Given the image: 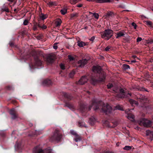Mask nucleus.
I'll return each mask as SVG.
<instances>
[{"mask_svg": "<svg viewBox=\"0 0 153 153\" xmlns=\"http://www.w3.org/2000/svg\"><path fill=\"white\" fill-rule=\"evenodd\" d=\"M62 137V134L60 133L59 131L58 130L56 129L50 138V140L51 142L55 141H58L61 139Z\"/></svg>", "mask_w": 153, "mask_h": 153, "instance_id": "1", "label": "nucleus"}, {"mask_svg": "<svg viewBox=\"0 0 153 153\" xmlns=\"http://www.w3.org/2000/svg\"><path fill=\"white\" fill-rule=\"evenodd\" d=\"M112 111V107L108 104H104L102 106L101 112L108 114H110Z\"/></svg>", "mask_w": 153, "mask_h": 153, "instance_id": "2", "label": "nucleus"}, {"mask_svg": "<svg viewBox=\"0 0 153 153\" xmlns=\"http://www.w3.org/2000/svg\"><path fill=\"white\" fill-rule=\"evenodd\" d=\"M112 35L113 31L109 29L105 30L101 34L102 37L107 40H108Z\"/></svg>", "mask_w": 153, "mask_h": 153, "instance_id": "3", "label": "nucleus"}, {"mask_svg": "<svg viewBox=\"0 0 153 153\" xmlns=\"http://www.w3.org/2000/svg\"><path fill=\"white\" fill-rule=\"evenodd\" d=\"M139 124L141 126H143L144 127H148L151 126V122L148 120L143 119L139 121Z\"/></svg>", "mask_w": 153, "mask_h": 153, "instance_id": "4", "label": "nucleus"}, {"mask_svg": "<svg viewBox=\"0 0 153 153\" xmlns=\"http://www.w3.org/2000/svg\"><path fill=\"white\" fill-rule=\"evenodd\" d=\"M51 150L50 149H45V150H42L39 147H36L34 149L33 153H51Z\"/></svg>", "mask_w": 153, "mask_h": 153, "instance_id": "5", "label": "nucleus"}, {"mask_svg": "<svg viewBox=\"0 0 153 153\" xmlns=\"http://www.w3.org/2000/svg\"><path fill=\"white\" fill-rule=\"evenodd\" d=\"M102 104V102H97L95 101H93L92 102V105L91 106H90L89 108V110H90L92 107H93V109L94 110H96L99 108L100 107V105Z\"/></svg>", "mask_w": 153, "mask_h": 153, "instance_id": "6", "label": "nucleus"}, {"mask_svg": "<svg viewBox=\"0 0 153 153\" xmlns=\"http://www.w3.org/2000/svg\"><path fill=\"white\" fill-rule=\"evenodd\" d=\"M88 80V76H82L79 80L76 82L77 85H82L87 82Z\"/></svg>", "mask_w": 153, "mask_h": 153, "instance_id": "7", "label": "nucleus"}, {"mask_svg": "<svg viewBox=\"0 0 153 153\" xmlns=\"http://www.w3.org/2000/svg\"><path fill=\"white\" fill-rule=\"evenodd\" d=\"M88 60L86 59H82L79 60L76 64L77 67L82 68L87 63Z\"/></svg>", "mask_w": 153, "mask_h": 153, "instance_id": "8", "label": "nucleus"}, {"mask_svg": "<svg viewBox=\"0 0 153 153\" xmlns=\"http://www.w3.org/2000/svg\"><path fill=\"white\" fill-rule=\"evenodd\" d=\"M120 91L121 94H120V97H119V95H118L119 97L121 98L129 97L131 96V94L125 92L124 90L123 89H120Z\"/></svg>", "mask_w": 153, "mask_h": 153, "instance_id": "9", "label": "nucleus"}, {"mask_svg": "<svg viewBox=\"0 0 153 153\" xmlns=\"http://www.w3.org/2000/svg\"><path fill=\"white\" fill-rule=\"evenodd\" d=\"M146 135L149 137L150 141H152V137H153V131H151L149 130H147L146 131Z\"/></svg>", "mask_w": 153, "mask_h": 153, "instance_id": "10", "label": "nucleus"}, {"mask_svg": "<svg viewBox=\"0 0 153 153\" xmlns=\"http://www.w3.org/2000/svg\"><path fill=\"white\" fill-rule=\"evenodd\" d=\"M101 69V68L100 66H94L93 67L92 71L94 73H99Z\"/></svg>", "mask_w": 153, "mask_h": 153, "instance_id": "11", "label": "nucleus"}, {"mask_svg": "<svg viewBox=\"0 0 153 153\" xmlns=\"http://www.w3.org/2000/svg\"><path fill=\"white\" fill-rule=\"evenodd\" d=\"M94 76L92 75V77L91 78L92 81H94V82H97V81H100L102 82L105 79V77L104 74H103V75L102 76V77L101 79H97L96 78H94L93 77Z\"/></svg>", "mask_w": 153, "mask_h": 153, "instance_id": "12", "label": "nucleus"}, {"mask_svg": "<svg viewBox=\"0 0 153 153\" xmlns=\"http://www.w3.org/2000/svg\"><path fill=\"white\" fill-rule=\"evenodd\" d=\"M125 112L128 114L127 117L128 119L132 121H134V116L132 114H128L127 110L125 111Z\"/></svg>", "mask_w": 153, "mask_h": 153, "instance_id": "13", "label": "nucleus"}, {"mask_svg": "<svg viewBox=\"0 0 153 153\" xmlns=\"http://www.w3.org/2000/svg\"><path fill=\"white\" fill-rule=\"evenodd\" d=\"M54 59V56L53 55H50L47 57V61L49 63L52 62Z\"/></svg>", "mask_w": 153, "mask_h": 153, "instance_id": "14", "label": "nucleus"}, {"mask_svg": "<svg viewBox=\"0 0 153 153\" xmlns=\"http://www.w3.org/2000/svg\"><path fill=\"white\" fill-rule=\"evenodd\" d=\"M77 43L78 45L80 47H83L87 45V43H85L81 41H78Z\"/></svg>", "mask_w": 153, "mask_h": 153, "instance_id": "15", "label": "nucleus"}, {"mask_svg": "<svg viewBox=\"0 0 153 153\" xmlns=\"http://www.w3.org/2000/svg\"><path fill=\"white\" fill-rule=\"evenodd\" d=\"M113 15V13L111 12H108L105 15V18L106 20H108L110 17H111Z\"/></svg>", "mask_w": 153, "mask_h": 153, "instance_id": "16", "label": "nucleus"}, {"mask_svg": "<svg viewBox=\"0 0 153 153\" xmlns=\"http://www.w3.org/2000/svg\"><path fill=\"white\" fill-rule=\"evenodd\" d=\"M82 139L81 137L78 134L74 136V140L76 142L80 141Z\"/></svg>", "mask_w": 153, "mask_h": 153, "instance_id": "17", "label": "nucleus"}, {"mask_svg": "<svg viewBox=\"0 0 153 153\" xmlns=\"http://www.w3.org/2000/svg\"><path fill=\"white\" fill-rule=\"evenodd\" d=\"M117 36L116 38H118L119 37H121L125 35L124 32L123 31H120L119 32L117 33Z\"/></svg>", "mask_w": 153, "mask_h": 153, "instance_id": "18", "label": "nucleus"}, {"mask_svg": "<svg viewBox=\"0 0 153 153\" xmlns=\"http://www.w3.org/2000/svg\"><path fill=\"white\" fill-rule=\"evenodd\" d=\"M51 83V81L50 80H46L43 82V84L44 85H49Z\"/></svg>", "mask_w": 153, "mask_h": 153, "instance_id": "19", "label": "nucleus"}, {"mask_svg": "<svg viewBox=\"0 0 153 153\" xmlns=\"http://www.w3.org/2000/svg\"><path fill=\"white\" fill-rule=\"evenodd\" d=\"M129 101L133 106H134V105H137L138 104V103L137 102L135 101L132 99L130 100H129Z\"/></svg>", "mask_w": 153, "mask_h": 153, "instance_id": "20", "label": "nucleus"}, {"mask_svg": "<svg viewBox=\"0 0 153 153\" xmlns=\"http://www.w3.org/2000/svg\"><path fill=\"white\" fill-rule=\"evenodd\" d=\"M61 23H62V21L60 19H58L56 22V27H59L61 24Z\"/></svg>", "mask_w": 153, "mask_h": 153, "instance_id": "21", "label": "nucleus"}, {"mask_svg": "<svg viewBox=\"0 0 153 153\" xmlns=\"http://www.w3.org/2000/svg\"><path fill=\"white\" fill-rule=\"evenodd\" d=\"M40 18L42 20H44L47 17V15L42 13L40 15Z\"/></svg>", "mask_w": 153, "mask_h": 153, "instance_id": "22", "label": "nucleus"}, {"mask_svg": "<svg viewBox=\"0 0 153 153\" xmlns=\"http://www.w3.org/2000/svg\"><path fill=\"white\" fill-rule=\"evenodd\" d=\"M48 4L50 7L56 5V3L55 2L50 1Z\"/></svg>", "mask_w": 153, "mask_h": 153, "instance_id": "23", "label": "nucleus"}, {"mask_svg": "<svg viewBox=\"0 0 153 153\" xmlns=\"http://www.w3.org/2000/svg\"><path fill=\"white\" fill-rule=\"evenodd\" d=\"M146 24L150 27H152V22L150 21H146Z\"/></svg>", "mask_w": 153, "mask_h": 153, "instance_id": "24", "label": "nucleus"}, {"mask_svg": "<svg viewBox=\"0 0 153 153\" xmlns=\"http://www.w3.org/2000/svg\"><path fill=\"white\" fill-rule=\"evenodd\" d=\"M60 12L62 14L65 15L66 13L67 10L65 9H63L61 10Z\"/></svg>", "mask_w": 153, "mask_h": 153, "instance_id": "25", "label": "nucleus"}, {"mask_svg": "<svg viewBox=\"0 0 153 153\" xmlns=\"http://www.w3.org/2000/svg\"><path fill=\"white\" fill-rule=\"evenodd\" d=\"M131 146H125L123 148V149L125 150H129L131 149Z\"/></svg>", "mask_w": 153, "mask_h": 153, "instance_id": "26", "label": "nucleus"}, {"mask_svg": "<svg viewBox=\"0 0 153 153\" xmlns=\"http://www.w3.org/2000/svg\"><path fill=\"white\" fill-rule=\"evenodd\" d=\"M123 68L125 69H130V67L129 65L124 64L123 65Z\"/></svg>", "mask_w": 153, "mask_h": 153, "instance_id": "27", "label": "nucleus"}, {"mask_svg": "<svg viewBox=\"0 0 153 153\" xmlns=\"http://www.w3.org/2000/svg\"><path fill=\"white\" fill-rule=\"evenodd\" d=\"M71 134L74 136L76 135L77 134L74 130H71L70 131Z\"/></svg>", "mask_w": 153, "mask_h": 153, "instance_id": "28", "label": "nucleus"}, {"mask_svg": "<svg viewBox=\"0 0 153 153\" xmlns=\"http://www.w3.org/2000/svg\"><path fill=\"white\" fill-rule=\"evenodd\" d=\"M41 63V61L40 60L38 59L36 62V65L37 66H39Z\"/></svg>", "mask_w": 153, "mask_h": 153, "instance_id": "29", "label": "nucleus"}, {"mask_svg": "<svg viewBox=\"0 0 153 153\" xmlns=\"http://www.w3.org/2000/svg\"><path fill=\"white\" fill-rule=\"evenodd\" d=\"M77 2V0H70V3L72 4H75Z\"/></svg>", "mask_w": 153, "mask_h": 153, "instance_id": "30", "label": "nucleus"}, {"mask_svg": "<svg viewBox=\"0 0 153 153\" xmlns=\"http://www.w3.org/2000/svg\"><path fill=\"white\" fill-rule=\"evenodd\" d=\"M93 16L96 19H98L99 18V15L97 13H92Z\"/></svg>", "mask_w": 153, "mask_h": 153, "instance_id": "31", "label": "nucleus"}, {"mask_svg": "<svg viewBox=\"0 0 153 153\" xmlns=\"http://www.w3.org/2000/svg\"><path fill=\"white\" fill-rule=\"evenodd\" d=\"M116 109L119 110L121 111H123V109L119 105H117L116 107Z\"/></svg>", "mask_w": 153, "mask_h": 153, "instance_id": "32", "label": "nucleus"}, {"mask_svg": "<svg viewBox=\"0 0 153 153\" xmlns=\"http://www.w3.org/2000/svg\"><path fill=\"white\" fill-rule=\"evenodd\" d=\"M15 112V109L13 108L11 109L10 111V115L14 114V112Z\"/></svg>", "mask_w": 153, "mask_h": 153, "instance_id": "33", "label": "nucleus"}, {"mask_svg": "<svg viewBox=\"0 0 153 153\" xmlns=\"http://www.w3.org/2000/svg\"><path fill=\"white\" fill-rule=\"evenodd\" d=\"M68 56L70 61L73 60L74 59V58L71 55H68Z\"/></svg>", "mask_w": 153, "mask_h": 153, "instance_id": "34", "label": "nucleus"}, {"mask_svg": "<svg viewBox=\"0 0 153 153\" xmlns=\"http://www.w3.org/2000/svg\"><path fill=\"white\" fill-rule=\"evenodd\" d=\"M38 26L39 27H41L42 29H46L47 28V26L45 25H43L42 27H41L40 25L38 24Z\"/></svg>", "mask_w": 153, "mask_h": 153, "instance_id": "35", "label": "nucleus"}, {"mask_svg": "<svg viewBox=\"0 0 153 153\" xmlns=\"http://www.w3.org/2000/svg\"><path fill=\"white\" fill-rule=\"evenodd\" d=\"M11 116H12V119L13 120L15 119L17 117V115H16L15 114L11 115Z\"/></svg>", "mask_w": 153, "mask_h": 153, "instance_id": "36", "label": "nucleus"}, {"mask_svg": "<svg viewBox=\"0 0 153 153\" xmlns=\"http://www.w3.org/2000/svg\"><path fill=\"white\" fill-rule=\"evenodd\" d=\"M28 23V21L27 20L25 19L24 20L23 22V24L26 25H27Z\"/></svg>", "mask_w": 153, "mask_h": 153, "instance_id": "37", "label": "nucleus"}, {"mask_svg": "<svg viewBox=\"0 0 153 153\" xmlns=\"http://www.w3.org/2000/svg\"><path fill=\"white\" fill-rule=\"evenodd\" d=\"M113 86L112 84H109L107 85V87L108 88H110Z\"/></svg>", "mask_w": 153, "mask_h": 153, "instance_id": "38", "label": "nucleus"}, {"mask_svg": "<svg viewBox=\"0 0 153 153\" xmlns=\"http://www.w3.org/2000/svg\"><path fill=\"white\" fill-rule=\"evenodd\" d=\"M142 39L141 37H138L137 39V42H139L141 41L142 40Z\"/></svg>", "mask_w": 153, "mask_h": 153, "instance_id": "39", "label": "nucleus"}, {"mask_svg": "<svg viewBox=\"0 0 153 153\" xmlns=\"http://www.w3.org/2000/svg\"><path fill=\"white\" fill-rule=\"evenodd\" d=\"M95 1L99 3H104L103 0H95Z\"/></svg>", "mask_w": 153, "mask_h": 153, "instance_id": "40", "label": "nucleus"}, {"mask_svg": "<svg viewBox=\"0 0 153 153\" xmlns=\"http://www.w3.org/2000/svg\"><path fill=\"white\" fill-rule=\"evenodd\" d=\"M131 25H132L134 26V29H136V27H137V25H136V24L134 22H132V23H131Z\"/></svg>", "mask_w": 153, "mask_h": 153, "instance_id": "41", "label": "nucleus"}, {"mask_svg": "<svg viewBox=\"0 0 153 153\" xmlns=\"http://www.w3.org/2000/svg\"><path fill=\"white\" fill-rule=\"evenodd\" d=\"M60 68L64 70L65 69V67L64 65L61 64L60 65Z\"/></svg>", "mask_w": 153, "mask_h": 153, "instance_id": "42", "label": "nucleus"}, {"mask_svg": "<svg viewBox=\"0 0 153 153\" xmlns=\"http://www.w3.org/2000/svg\"><path fill=\"white\" fill-rule=\"evenodd\" d=\"M110 48V46H107L105 49V50L106 51H109V49Z\"/></svg>", "mask_w": 153, "mask_h": 153, "instance_id": "43", "label": "nucleus"}, {"mask_svg": "<svg viewBox=\"0 0 153 153\" xmlns=\"http://www.w3.org/2000/svg\"><path fill=\"white\" fill-rule=\"evenodd\" d=\"M53 48L55 50L57 49V48H58L57 46L56 45V44H54V45L53 46Z\"/></svg>", "mask_w": 153, "mask_h": 153, "instance_id": "44", "label": "nucleus"}, {"mask_svg": "<svg viewBox=\"0 0 153 153\" xmlns=\"http://www.w3.org/2000/svg\"><path fill=\"white\" fill-rule=\"evenodd\" d=\"M82 6V4H79L77 5V6L78 7H81Z\"/></svg>", "mask_w": 153, "mask_h": 153, "instance_id": "45", "label": "nucleus"}, {"mask_svg": "<svg viewBox=\"0 0 153 153\" xmlns=\"http://www.w3.org/2000/svg\"><path fill=\"white\" fill-rule=\"evenodd\" d=\"M33 29L34 30H35L37 29V26L36 25L34 26Z\"/></svg>", "mask_w": 153, "mask_h": 153, "instance_id": "46", "label": "nucleus"}, {"mask_svg": "<svg viewBox=\"0 0 153 153\" xmlns=\"http://www.w3.org/2000/svg\"><path fill=\"white\" fill-rule=\"evenodd\" d=\"M94 37L93 36L90 39V40L91 41H93L94 40Z\"/></svg>", "mask_w": 153, "mask_h": 153, "instance_id": "47", "label": "nucleus"}, {"mask_svg": "<svg viewBox=\"0 0 153 153\" xmlns=\"http://www.w3.org/2000/svg\"><path fill=\"white\" fill-rule=\"evenodd\" d=\"M104 3L109 2L110 0H103Z\"/></svg>", "mask_w": 153, "mask_h": 153, "instance_id": "48", "label": "nucleus"}, {"mask_svg": "<svg viewBox=\"0 0 153 153\" xmlns=\"http://www.w3.org/2000/svg\"><path fill=\"white\" fill-rule=\"evenodd\" d=\"M77 15V14L76 13L75 14H72V15H71V16L72 17H74L75 16H76Z\"/></svg>", "mask_w": 153, "mask_h": 153, "instance_id": "49", "label": "nucleus"}, {"mask_svg": "<svg viewBox=\"0 0 153 153\" xmlns=\"http://www.w3.org/2000/svg\"><path fill=\"white\" fill-rule=\"evenodd\" d=\"M149 61L151 62H153V58H151L150 59Z\"/></svg>", "mask_w": 153, "mask_h": 153, "instance_id": "50", "label": "nucleus"}, {"mask_svg": "<svg viewBox=\"0 0 153 153\" xmlns=\"http://www.w3.org/2000/svg\"><path fill=\"white\" fill-rule=\"evenodd\" d=\"M131 62V63H135L136 62V61L135 60H132Z\"/></svg>", "mask_w": 153, "mask_h": 153, "instance_id": "51", "label": "nucleus"}, {"mask_svg": "<svg viewBox=\"0 0 153 153\" xmlns=\"http://www.w3.org/2000/svg\"><path fill=\"white\" fill-rule=\"evenodd\" d=\"M7 0L11 2H12L14 1V0Z\"/></svg>", "mask_w": 153, "mask_h": 153, "instance_id": "52", "label": "nucleus"}, {"mask_svg": "<svg viewBox=\"0 0 153 153\" xmlns=\"http://www.w3.org/2000/svg\"><path fill=\"white\" fill-rule=\"evenodd\" d=\"M5 11L7 12H8L9 11L8 9V8L6 9Z\"/></svg>", "mask_w": 153, "mask_h": 153, "instance_id": "53", "label": "nucleus"}, {"mask_svg": "<svg viewBox=\"0 0 153 153\" xmlns=\"http://www.w3.org/2000/svg\"><path fill=\"white\" fill-rule=\"evenodd\" d=\"M132 57L134 58H136L137 56L135 55H133V56H132Z\"/></svg>", "mask_w": 153, "mask_h": 153, "instance_id": "54", "label": "nucleus"}, {"mask_svg": "<svg viewBox=\"0 0 153 153\" xmlns=\"http://www.w3.org/2000/svg\"><path fill=\"white\" fill-rule=\"evenodd\" d=\"M87 1H95V0H87Z\"/></svg>", "mask_w": 153, "mask_h": 153, "instance_id": "55", "label": "nucleus"}, {"mask_svg": "<svg viewBox=\"0 0 153 153\" xmlns=\"http://www.w3.org/2000/svg\"><path fill=\"white\" fill-rule=\"evenodd\" d=\"M30 67L31 68H34V67H31L30 66Z\"/></svg>", "mask_w": 153, "mask_h": 153, "instance_id": "56", "label": "nucleus"}, {"mask_svg": "<svg viewBox=\"0 0 153 153\" xmlns=\"http://www.w3.org/2000/svg\"><path fill=\"white\" fill-rule=\"evenodd\" d=\"M16 9H15L14 10V11H16Z\"/></svg>", "mask_w": 153, "mask_h": 153, "instance_id": "57", "label": "nucleus"}, {"mask_svg": "<svg viewBox=\"0 0 153 153\" xmlns=\"http://www.w3.org/2000/svg\"><path fill=\"white\" fill-rule=\"evenodd\" d=\"M10 45H13V44H12V43H10Z\"/></svg>", "mask_w": 153, "mask_h": 153, "instance_id": "58", "label": "nucleus"}, {"mask_svg": "<svg viewBox=\"0 0 153 153\" xmlns=\"http://www.w3.org/2000/svg\"><path fill=\"white\" fill-rule=\"evenodd\" d=\"M128 111H130L131 110H130V109H128Z\"/></svg>", "mask_w": 153, "mask_h": 153, "instance_id": "59", "label": "nucleus"}, {"mask_svg": "<svg viewBox=\"0 0 153 153\" xmlns=\"http://www.w3.org/2000/svg\"><path fill=\"white\" fill-rule=\"evenodd\" d=\"M145 90L146 91H148L147 90Z\"/></svg>", "mask_w": 153, "mask_h": 153, "instance_id": "60", "label": "nucleus"}, {"mask_svg": "<svg viewBox=\"0 0 153 153\" xmlns=\"http://www.w3.org/2000/svg\"><path fill=\"white\" fill-rule=\"evenodd\" d=\"M126 11H129V10H126Z\"/></svg>", "mask_w": 153, "mask_h": 153, "instance_id": "61", "label": "nucleus"}, {"mask_svg": "<svg viewBox=\"0 0 153 153\" xmlns=\"http://www.w3.org/2000/svg\"><path fill=\"white\" fill-rule=\"evenodd\" d=\"M16 146H17V144H16L15 145V147Z\"/></svg>", "mask_w": 153, "mask_h": 153, "instance_id": "62", "label": "nucleus"}, {"mask_svg": "<svg viewBox=\"0 0 153 153\" xmlns=\"http://www.w3.org/2000/svg\"><path fill=\"white\" fill-rule=\"evenodd\" d=\"M30 95L32 96V94H30Z\"/></svg>", "mask_w": 153, "mask_h": 153, "instance_id": "63", "label": "nucleus"}, {"mask_svg": "<svg viewBox=\"0 0 153 153\" xmlns=\"http://www.w3.org/2000/svg\"><path fill=\"white\" fill-rule=\"evenodd\" d=\"M152 48H153V49H153V47Z\"/></svg>", "mask_w": 153, "mask_h": 153, "instance_id": "64", "label": "nucleus"}]
</instances>
